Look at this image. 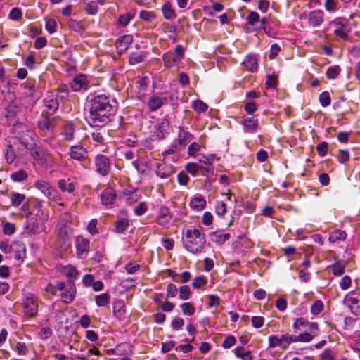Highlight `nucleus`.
Segmentation results:
<instances>
[{"label": "nucleus", "instance_id": "nucleus-13", "mask_svg": "<svg viewBox=\"0 0 360 360\" xmlns=\"http://www.w3.org/2000/svg\"><path fill=\"white\" fill-rule=\"evenodd\" d=\"M72 91L77 92L82 89H86L88 86L86 77L84 75H79L74 77L71 84Z\"/></svg>", "mask_w": 360, "mask_h": 360}, {"label": "nucleus", "instance_id": "nucleus-53", "mask_svg": "<svg viewBox=\"0 0 360 360\" xmlns=\"http://www.w3.org/2000/svg\"><path fill=\"white\" fill-rule=\"evenodd\" d=\"M214 159H215V155H214V154H210L207 156L201 155L200 158H199V162L205 165L210 166L212 165L213 162L214 161Z\"/></svg>", "mask_w": 360, "mask_h": 360}, {"label": "nucleus", "instance_id": "nucleus-55", "mask_svg": "<svg viewBox=\"0 0 360 360\" xmlns=\"http://www.w3.org/2000/svg\"><path fill=\"white\" fill-rule=\"evenodd\" d=\"M236 343V339L233 335L227 336L222 343V347L225 349H229L233 347Z\"/></svg>", "mask_w": 360, "mask_h": 360}, {"label": "nucleus", "instance_id": "nucleus-26", "mask_svg": "<svg viewBox=\"0 0 360 360\" xmlns=\"http://www.w3.org/2000/svg\"><path fill=\"white\" fill-rule=\"evenodd\" d=\"M18 140L30 151L34 150L37 146V143L33 136H19L18 137Z\"/></svg>", "mask_w": 360, "mask_h": 360}, {"label": "nucleus", "instance_id": "nucleus-56", "mask_svg": "<svg viewBox=\"0 0 360 360\" xmlns=\"http://www.w3.org/2000/svg\"><path fill=\"white\" fill-rule=\"evenodd\" d=\"M227 206L224 202H218L215 207V212L219 216H222L226 212Z\"/></svg>", "mask_w": 360, "mask_h": 360}, {"label": "nucleus", "instance_id": "nucleus-59", "mask_svg": "<svg viewBox=\"0 0 360 360\" xmlns=\"http://www.w3.org/2000/svg\"><path fill=\"white\" fill-rule=\"evenodd\" d=\"M259 20V15L257 12L252 11L247 17L248 23L251 25H255Z\"/></svg>", "mask_w": 360, "mask_h": 360}, {"label": "nucleus", "instance_id": "nucleus-17", "mask_svg": "<svg viewBox=\"0 0 360 360\" xmlns=\"http://www.w3.org/2000/svg\"><path fill=\"white\" fill-rule=\"evenodd\" d=\"M172 219V214L169 209L166 206H162L160 208L159 214L157 217V222L161 226L167 224Z\"/></svg>", "mask_w": 360, "mask_h": 360}, {"label": "nucleus", "instance_id": "nucleus-46", "mask_svg": "<svg viewBox=\"0 0 360 360\" xmlns=\"http://www.w3.org/2000/svg\"><path fill=\"white\" fill-rule=\"evenodd\" d=\"M85 11L89 15H96L98 12V5L96 1H91L86 4Z\"/></svg>", "mask_w": 360, "mask_h": 360}, {"label": "nucleus", "instance_id": "nucleus-4", "mask_svg": "<svg viewBox=\"0 0 360 360\" xmlns=\"http://www.w3.org/2000/svg\"><path fill=\"white\" fill-rule=\"evenodd\" d=\"M328 30L338 38L347 40L350 32L348 20L345 18L338 17L330 21L328 25Z\"/></svg>", "mask_w": 360, "mask_h": 360}, {"label": "nucleus", "instance_id": "nucleus-60", "mask_svg": "<svg viewBox=\"0 0 360 360\" xmlns=\"http://www.w3.org/2000/svg\"><path fill=\"white\" fill-rule=\"evenodd\" d=\"M177 288L174 284L169 283L167 286V297H174L177 294Z\"/></svg>", "mask_w": 360, "mask_h": 360}, {"label": "nucleus", "instance_id": "nucleus-11", "mask_svg": "<svg viewBox=\"0 0 360 360\" xmlns=\"http://www.w3.org/2000/svg\"><path fill=\"white\" fill-rule=\"evenodd\" d=\"M95 162L96 172L103 176H105L110 169L108 158L103 155H98L96 158Z\"/></svg>", "mask_w": 360, "mask_h": 360}, {"label": "nucleus", "instance_id": "nucleus-14", "mask_svg": "<svg viewBox=\"0 0 360 360\" xmlns=\"http://www.w3.org/2000/svg\"><path fill=\"white\" fill-rule=\"evenodd\" d=\"M174 172L173 166L166 162L158 164L156 169V174L162 179H165L171 176Z\"/></svg>", "mask_w": 360, "mask_h": 360}, {"label": "nucleus", "instance_id": "nucleus-57", "mask_svg": "<svg viewBox=\"0 0 360 360\" xmlns=\"http://www.w3.org/2000/svg\"><path fill=\"white\" fill-rule=\"evenodd\" d=\"M143 60V56L140 53H133L130 56L129 61L131 64L136 65Z\"/></svg>", "mask_w": 360, "mask_h": 360}, {"label": "nucleus", "instance_id": "nucleus-23", "mask_svg": "<svg viewBox=\"0 0 360 360\" xmlns=\"http://www.w3.org/2000/svg\"><path fill=\"white\" fill-rule=\"evenodd\" d=\"M230 238L229 233H224L220 231H214L210 233V239L212 242L219 245L224 244Z\"/></svg>", "mask_w": 360, "mask_h": 360}, {"label": "nucleus", "instance_id": "nucleus-18", "mask_svg": "<svg viewBox=\"0 0 360 360\" xmlns=\"http://www.w3.org/2000/svg\"><path fill=\"white\" fill-rule=\"evenodd\" d=\"M167 103V98L153 96L149 98L148 107L150 111H155Z\"/></svg>", "mask_w": 360, "mask_h": 360}, {"label": "nucleus", "instance_id": "nucleus-52", "mask_svg": "<svg viewBox=\"0 0 360 360\" xmlns=\"http://www.w3.org/2000/svg\"><path fill=\"white\" fill-rule=\"evenodd\" d=\"M251 323L255 328H260L264 323V319L262 316H254L251 318Z\"/></svg>", "mask_w": 360, "mask_h": 360}, {"label": "nucleus", "instance_id": "nucleus-21", "mask_svg": "<svg viewBox=\"0 0 360 360\" xmlns=\"http://www.w3.org/2000/svg\"><path fill=\"white\" fill-rule=\"evenodd\" d=\"M304 337H300L295 335L284 334L281 335L282 348L287 349L288 346L292 342H304Z\"/></svg>", "mask_w": 360, "mask_h": 360}, {"label": "nucleus", "instance_id": "nucleus-25", "mask_svg": "<svg viewBox=\"0 0 360 360\" xmlns=\"http://www.w3.org/2000/svg\"><path fill=\"white\" fill-rule=\"evenodd\" d=\"M161 9L165 19L172 20L176 18L175 11L172 8V4L169 1L165 3Z\"/></svg>", "mask_w": 360, "mask_h": 360}, {"label": "nucleus", "instance_id": "nucleus-1", "mask_svg": "<svg viewBox=\"0 0 360 360\" xmlns=\"http://www.w3.org/2000/svg\"><path fill=\"white\" fill-rule=\"evenodd\" d=\"M110 98L103 94L95 96L89 101V117L94 123L105 122L113 114L114 108Z\"/></svg>", "mask_w": 360, "mask_h": 360}, {"label": "nucleus", "instance_id": "nucleus-49", "mask_svg": "<svg viewBox=\"0 0 360 360\" xmlns=\"http://www.w3.org/2000/svg\"><path fill=\"white\" fill-rule=\"evenodd\" d=\"M206 283H207V278L205 276H201L195 277L193 279L192 285L194 288L198 289V288H201L202 286L205 285Z\"/></svg>", "mask_w": 360, "mask_h": 360}, {"label": "nucleus", "instance_id": "nucleus-22", "mask_svg": "<svg viewBox=\"0 0 360 360\" xmlns=\"http://www.w3.org/2000/svg\"><path fill=\"white\" fill-rule=\"evenodd\" d=\"M206 205V200L200 195H195L193 197L190 202L191 207L194 210H202Z\"/></svg>", "mask_w": 360, "mask_h": 360}, {"label": "nucleus", "instance_id": "nucleus-29", "mask_svg": "<svg viewBox=\"0 0 360 360\" xmlns=\"http://www.w3.org/2000/svg\"><path fill=\"white\" fill-rule=\"evenodd\" d=\"M58 186L63 192L72 193L75 191L76 186L74 182H69L65 179H60L58 181Z\"/></svg>", "mask_w": 360, "mask_h": 360}, {"label": "nucleus", "instance_id": "nucleus-31", "mask_svg": "<svg viewBox=\"0 0 360 360\" xmlns=\"http://www.w3.org/2000/svg\"><path fill=\"white\" fill-rule=\"evenodd\" d=\"M38 126L40 129L46 130L48 133L51 132L53 129L52 122L45 115H42L41 118L38 121Z\"/></svg>", "mask_w": 360, "mask_h": 360}, {"label": "nucleus", "instance_id": "nucleus-24", "mask_svg": "<svg viewBox=\"0 0 360 360\" xmlns=\"http://www.w3.org/2000/svg\"><path fill=\"white\" fill-rule=\"evenodd\" d=\"M11 252L14 253V258L16 260H20L25 253V246L21 242H14L13 243V248Z\"/></svg>", "mask_w": 360, "mask_h": 360}, {"label": "nucleus", "instance_id": "nucleus-27", "mask_svg": "<svg viewBox=\"0 0 360 360\" xmlns=\"http://www.w3.org/2000/svg\"><path fill=\"white\" fill-rule=\"evenodd\" d=\"M347 238V233L345 231L340 230V229H336L332 233H330L328 240L331 243H335L338 241H343Z\"/></svg>", "mask_w": 360, "mask_h": 360}, {"label": "nucleus", "instance_id": "nucleus-3", "mask_svg": "<svg viewBox=\"0 0 360 360\" xmlns=\"http://www.w3.org/2000/svg\"><path fill=\"white\" fill-rule=\"evenodd\" d=\"M292 328L295 332L300 331L302 329H309V331H303L299 335L304 337V342H309L320 334V330L317 323L309 322L303 317L297 318L294 320Z\"/></svg>", "mask_w": 360, "mask_h": 360}, {"label": "nucleus", "instance_id": "nucleus-51", "mask_svg": "<svg viewBox=\"0 0 360 360\" xmlns=\"http://www.w3.org/2000/svg\"><path fill=\"white\" fill-rule=\"evenodd\" d=\"M22 11L18 8H13L9 13V18L18 21L22 18Z\"/></svg>", "mask_w": 360, "mask_h": 360}, {"label": "nucleus", "instance_id": "nucleus-5", "mask_svg": "<svg viewBox=\"0 0 360 360\" xmlns=\"http://www.w3.org/2000/svg\"><path fill=\"white\" fill-rule=\"evenodd\" d=\"M25 314L30 318L35 316L38 312L39 302L37 297L31 293L26 292L22 300Z\"/></svg>", "mask_w": 360, "mask_h": 360}, {"label": "nucleus", "instance_id": "nucleus-50", "mask_svg": "<svg viewBox=\"0 0 360 360\" xmlns=\"http://www.w3.org/2000/svg\"><path fill=\"white\" fill-rule=\"evenodd\" d=\"M200 168L198 164L194 162H189L185 167L186 170L193 176H195L198 173Z\"/></svg>", "mask_w": 360, "mask_h": 360}, {"label": "nucleus", "instance_id": "nucleus-47", "mask_svg": "<svg viewBox=\"0 0 360 360\" xmlns=\"http://www.w3.org/2000/svg\"><path fill=\"white\" fill-rule=\"evenodd\" d=\"M319 102L323 107H326L331 102L330 96L328 92L323 91L319 96Z\"/></svg>", "mask_w": 360, "mask_h": 360}, {"label": "nucleus", "instance_id": "nucleus-15", "mask_svg": "<svg viewBox=\"0 0 360 360\" xmlns=\"http://www.w3.org/2000/svg\"><path fill=\"white\" fill-rule=\"evenodd\" d=\"M86 150L84 147L80 146H72L70 149V157L78 161H84L86 159Z\"/></svg>", "mask_w": 360, "mask_h": 360}, {"label": "nucleus", "instance_id": "nucleus-6", "mask_svg": "<svg viewBox=\"0 0 360 360\" xmlns=\"http://www.w3.org/2000/svg\"><path fill=\"white\" fill-rule=\"evenodd\" d=\"M36 188L40 191L49 200L59 203L61 200L58 192L53 188L47 181L37 180L34 184Z\"/></svg>", "mask_w": 360, "mask_h": 360}, {"label": "nucleus", "instance_id": "nucleus-16", "mask_svg": "<svg viewBox=\"0 0 360 360\" xmlns=\"http://www.w3.org/2000/svg\"><path fill=\"white\" fill-rule=\"evenodd\" d=\"M76 294L75 285L70 283L67 285L65 291L61 294V299L64 303L69 304L73 302Z\"/></svg>", "mask_w": 360, "mask_h": 360}, {"label": "nucleus", "instance_id": "nucleus-20", "mask_svg": "<svg viewBox=\"0 0 360 360\" xmlns=\"http://www.w3.org/2000/svg\"><path fill=\"white\" fill-rule=\"evenodd\" d=\"M115 199V191L111 188L105 189L101 195V202L105 205H110L113 204Z\"/></svg>", "mask_w": 360, "mask_h": 360}, {"label": "nucleus", "instance_id": "nucleus-7", "mask_svg": "<svg viewBox=\"0 0 360 360\" xmlns=\"http://www.w3.org/2000/svg\"><path fill=\"white\" fill-rule=\"evenodd\" d=\"M345 302L352 314L355 315L360 314V292H349L345 297Z\"/></svg>", "mask_w": 360, "mask_h": 360}, {"label": "nucleus", "instance_id": "nucleus-38", "mask_svg": "<svg viewBox=\"0 0 360 360\" xmlns=\"http://www.w3.org/2000/svg\"><path fill=\"white\" fill-rule=\"evenodd\" d=\"M45 28L49 34H53L57 30V22L53 18H45Z\"/></svg>", "mask_w": 360, "mask_h": 360}, {"label": "nucleus", "instance_id": "nucleus-45", "mask_svg": "<svg viewBox=\"0 0 360 360\" xmlns=\"http://www.w3.org/2000/svg\"><path fill=\"white\" fill-rule=\"evenodd\" d=\"M324 7L330 13H335L338 10V1L336 0H325Z\"/></svg>", "mask_w": 360, "mask_h": 360}, {"label": "nucleus", "instance_id": "nucleus-8", "mask_svg": "<svg viewBox=\"0 0 360 360\" xmlns=\"http://www.w3.org/2000/svg\"><path fill=\"white\" fill-rule=\"evenodd\" d=\"M30 154L39 165L46 167L52 166L51 156L37 146L34 150H30Z\"/></svg>", "mask_w": 360, "mask_h": 360}, {"label": "nucleus", "instance_id": "nucleus-44", "mask_svg": "<svg viewBox=\"0 0 360 360\" xmlns=\"http://www.w3.org/2000/svg\"><path fill=\"white\" fill-rule=\"evenodd\" d=\"M323 309V304L321 300H316L311 306V313L316 316L321 312Z\"/></svg>", "mask_w": 360, "mask_h": 360}, {"label": "nucleus", "instance_id": "nucleus-34", "mask_svg": "<svg viewBox=\"0 0 360 360\" xmlns=\"http://www.w3.org/2000/svg\"><path fill=\"white\" fill-rule=\"evenodd\" d=\"M244 127L248 129V132L253 133L258 127V121L254 117L245 119Z\"/></svg>", "mask_w": 360, "mask_h": 360}, {"label": "nucleus", "instance_id": "nucleus-32", "mask_svg": "<svg viewBox=\"0 0 360 360\" xmlns=\"http://www.w3.org/2000/svg\"><path fill=\"white\" fill-rule=\"evenodd\" d=\"M44 105L47 110L46 113L53 114L58 108L59 104L56 99L46 98L44 100Z\"/></svg>", "mask_w": 360, "mask_h": 360}, {"label": "nucleus", "instance_id": "nucleus-35", "mask_svg": "<svg viewBox=\"0 0 360 360\" xmlns=\"http://www.w3.org/2000/svg\"><path fill=\"white\" fill-rule=\"evenodd\" d=\"M110 300V296L108 293H103L96 296L95 301L98 306L103 307L109 304Z\"/></svg>", "mask_w": 360, "mask_h": 360}, {"label": "nucleus", "instance_id": "nucleus-43", "mask_svg": "<svg viewBox=\"0 0 360 360\" xmlns=\"http://www.w3.org/2000/svg\"><path fill=\"white\" fill-rule=\"evenodd\" d=\"M330 267L332 269L333 273L335 276H341L345 272V266L342 262H338Z\"/></svg>", "mask_w": 360, "mask_h": 360}, {"label": "nucleus", "instance_id": "nucleus-10", "mask_svg": "<svg viewBox=\"0 0 360 360\" xmlns=\"http://www.w3.org/2000/svg\"><path fill=\"white\" fill-rule=\"evenodd\" d=\"M90 242L83 236H79L75 239L77 255L80 258H84L89 252Z\"/></svg>", "mask_w": 360, "mask_h": 360}, {"label": "nucleus", "instance_id": "nucleus-39", "mask_svg": "<svg viewBox=\"0 0 360 360\" xmlns=\"http://www.w3.org/2000/svg\"><path fill=\"white\" fill-rule=\"evenodd\" d=\"M25 196L23 194L18 193H13L11 194V205L18 207L24 201Z\"/></svg>", "mask_w": 360, "mask_h": 360}, {"label": "nucleus", "instance_id": "nucleus-30", "mask_svg": "<svg viewBox=\"0 0 360 360\" xmlns=\"http://www.w3.org/2000/svg\"><path fill=\"white\" fill-rule=\"evenodd\" d=\"M234 354L241 360H252L253 356L250 351H246L243 347H237L234 349Z\"/></svg>", "mask_w": 360, "mask_h": 360}, {"label": "nucleus", "instance_id": "nucleus-40", "mask_svg": "<svg viewBox=\"0 0 360 360\" xmlns=\"http://www.w3.org/2000/svg\"><path fill=\"white\" fill-rule=\"evenodd\" d=\"M191 295V288L188 285H182L179 288V298L181 300H187Z\"/></svg>", "mask_w": 360, "mask_h": 360}, {"label": "nucleus", "instance_id": "nucleus-48", "mask_svg": "<svg viewBox=\"0 0 360 360\" xmlns=\"http://www.w3.org/2000/svg\"><path fill=\"white\" fill-rule=\"evenodd\" d=\"M269 347L271 348H274L276 347H282V341L281 337L278 338L276 335H271L269 337Z\"/></svg>", "mask_w": 360, "mask_h": 360}, {"label": "nucleus", "instance_id": "nucleus-63", "mask_svg": "<svg viewBox=\"0 0 360 360\" xmlns=\"http://www.w3.org/2000/svg\"><path fill=\"white\" fill-rule=\"evenodd\" d=\"M15 226L13 224L10 222H6L4 224L3 232L6 235H11L15 232Z\"/></svg>", "mask_w": 360, "mask_h": 360}, {"label": "nucleus", "instance_id": "nucleus-58", "mask_svg": "<svg viewBox=\"0 0 360 360\" xmlns=\"http://www.w3.org/2000/svg\"><path fill=\"white\" fill-rule=\"evenodd\" d=\"M338 159L342 164H345L349 159V154L347 150H340L338 155Z\"/></svg>", "mask_w": 360, "mask_h": 360}, {"label": "nucleus", "instance_id": "nucleus-33", "mask_svg": "<svg viewBox=\"0 0 360 360\" xmlns=\"http://www.w3.org/2000/svg\"><path fill=\"white\" fill-rule=\"evenodd\" d=\"M139 18L146 22H150L156 19L157 14L154 11L141 10L139 12Z\"/></svg>", "mask_w": 360, "mask_h": 360}, {"label": "nucleus", "instance_id": "nucleus-64", "mask_svg": "<svg viewBox=\"0 0 360 360\" xmlns=\"http://www.w3.org/2000/svg\"><path fill=\"white\" fill-rule=\"evenodd\" d=\"M351 278L349 276H345L340 281V287L342 290H347L351 285Z\"/></svg>", "mask_w": 360, "mask_h": 360}, {"label": "nucleus", "instance_id": "nucleus-41", "mask_svg": "<svg viewBox=\"0 0 360 360\" xmlns=\"http://www.w3.org/2000/svg\"><path fill=\"white\" fill-rule=\"evenodd\" d=\"M341 69L338 65L330 66L328 68L326 72V76L328 79H335L336 78L340 72Z\"/></svg>", "mask_w": 360, "mask_h": 360}, {"label": "nucleus", "instance_id": "nucleus-62", "mask_svg": "<svg viewBox=\"0 0 360 360\" xmlns=\"http://www.w3.org/2000/svg\"><path fill=\"white\" fill-rule=\"evenodd\" d=\"M131 20V16L129 13H127L121 15L119 17L118 23H119V25H120L122 26H126L129 24V22H130Z\"/></svg>", "mask_w": 360, "mask_h": 360}, {"label": "nucleus", "instance_id": "nucleus-61", "mask_svg": "<svg viewBox=\"0 0 360 360\" xmlns=\"http://www.w3.org/2000/svg\"><path fill=\"white\" fill-rule=\"evenodd\" d=\"M147 210V205L145 202H140L134 207V212L138 216L143 214Z\"/></svg>", "mask_w": 360, "mask_h": 360}, {"label": "nucleus", "instance_id": "nucleus-19", "mask_svg": "<svg viewBox=\"0 0 360 360\" xmlns=\"http://www.w3.org/2000/svg\"><path fill=\"white\" fill-rule=\"evenodd\" d=\"M243 67L250 72L255 71L258 68V60L255 55L246 56L242 63Z\"/></svg>", "mask_w": 360, "mask_h": 360}, {"label": "nucleus", "instance_id": "nucleus-9", "mask_svg": "<svg viewBox=\"0 0 360 360\" xmlns=\"http://www.w3.org/2000/svg\"><path fill=\"white\" fill-rule=\"evenodd\" d=\"M324 15L323 11L321 9H316L309 12L307 15L309 26L317 27L321 25L324 21Z\"/></svg>", "mask_w": 360, "mask_h": 360}, {"label": "nucleus", "instance_id": "nucleus-36", "mask_svg": "<svg viewBox=\"0 0 360 360\" xmlns=\"http://www.w3.org/2000/svg\"><path fill=\"white\" fill-rule=\"evenodd\" d=\"M192 107L198 113L205 112L208 108L207 105L200 99L194 101L192 103Z\"/></svg>", "mask_w": 360, "mask_h": 360}, {"label": "nucleus", "instance_id": "nucleus-42", "mask_svg": "<svg viewBox=\"0 0 360 360\" xmlns=\"http://www.w3.org/2000/svg\"><path fill=\"white\" fill-rule=\"evenodd\" d=\"M180 307L183 314L186 316H191L195 311V307L190 302H184Z\"/></svg>", "mask_w": 360, "mask_h": 360}, {"label": "nucleus", "instance_id": "nucleus-28", "mask_svg": "<svg viewBox=\"0 0 360 360\" xmlns=\"http://www.w3.org/2000/svg\"><path fill=\"white\" fill-rule=\"evenodd\" d=\"M129 220L126 218H119L115 222V231L118 233H123L128 228Z\"/></svg>", "mask_w": 360, "mask_h": 360}, {"label": "nucleus", "instance_id": "nucleus-12", "mask_svg": "<svg viewBox=\"0 0 360 360\" xmlns=\"http://www.w3.org/2000/svg\"><path fill=\"white\" fill-rule=\"evenodd\" d=\"M133 39L131 35H124L119 37L115 42L117 52L120 54L124 53L128 49Z\"/></svg>", "mask_w": 360, "mask_h": 360}, {"label": "nucleus", "instance_id": "nucleus-2", "mask_svg": "<svg viewBox=\"0 0 360 360\" xmlns=\"http://www.w3.org/2000/svg\"><path fill=\"white\" fill-rule=\"evenodd\" d=\"M206 239L201 227L187 229L183 238L184 248L192 254H198L204 249Z\"/></svg>", "mask_w": 360, "mask_h": 360}, {"label": "nucleus", "instance_id": "nucleus-37", "mask_svg": "<svg viewBox=\"0 0 360 360\" xmlns=\"http://www.w3.org/2000/svg\"><path fill=\"white\" fill-rule=\"evenodd\" d=\"M27 178V174L25 170L20 169L11 174V179L13 181L20 182Z\"/></svg>", "mask_w": 360, "mask_h": 360}, {"label": "nucleus", "instance_id": "nucleus-54", "mask_svg": "<svg viewBox=\"0 0 360 360\" xmlns=\"http://www.w3.org/2000/svg\"><path fill=\"white\" fill-rule=\"evenodd\" d=\"M203 146V143L202 142L200 143H195L193 142L188 146V153L190 155H194L196 152L200 150V148Z\"/></svg>", "mask_w": 360, "mask_h": 360}]
</instances>
